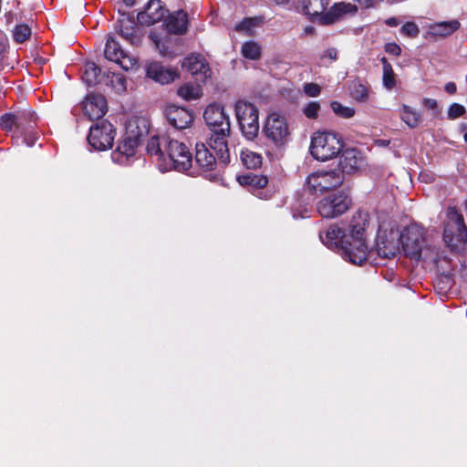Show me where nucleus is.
Here are the masks:
<instances>
[{
	"mask_svg": "<svg viewBox=\"0 0 467 467\" xmlns=\"http://www.w3.org/2000/svg\"><path fill=\"white\" fill-rule=\"evenodd\" d=\"M167 10L161 0H149L144 10L138 14V21L141 24L150 26L161 21Z\"/></svg>",
	"mask_w": 467,
	"mask_h": 467,
	"instance_id": "obj_18",
	"label": "nucleus"
},
{
	"mask_svg": "<svg viewBox=\"0 0 467 467\" xmlns=\"http://www.w3.org/2000/svg\"><path fill=\"white\" fill-rule=\"evenodd\" d=\"M147 132V121L144 119L130 120L127 126V136L119 144L112 159L117 162H123L135 154L140 137Z\"/></svg>",
	"mask_w": 467,
	"mask_h": 467,
	"instance_id": "obj_5",
	"label": "nucleus"
},
{
	"mask_svg": "<svg viewBox=\"0 0 467 467\" xmlns=\"http://www.w3.org/2000/svg\"><path fill=\"white\" fill-rule=\"evenodd\" d=\"M195 161L203 171H212L216 167V158L202 143L196 144Z\"/></svg>",
	"mask_w": 467,
	"mask_h": 467,
	"instance_id": "obj_25",
	"label": "nucleus"
},
{
	"mask_svg": "<svg viewBox=\"0 0 467 467\" xmlns=\"http://www.w3.org/2000/svg\"><path fill=\"white\" fill-rule=\"evenodd\" d=\"M357 12L358 8L355 5L345 2L336 3L325 12L319 23L323 25L334 24L348 15H355Z\"/></svg>",
	"mask_w": 467,
	"mask_h": 467,
	"instance_id": "obj_17",
	"label": "nucleus"
},
{
	"mask_svg": "<svg viewBox=\"0 0 467 467\" xmlns=\"http://www.w3.org/2000/svg\"><path fill=\"white\" fill-rule=\"evenodd\" d=\"M100 68L93 62H88L85 65L83 72V80L88 86H94L99 83Z\"/></svg>",
	"mask_w": 467,
	"mask_h": 467,
	"instance_id": "obj_31",
	"label": "nucleus"
},
{
	"mask_svg": "<svg viewBox=\"0 0 467 467\" xmlns=\"http://www.w3.org/2000/svg\"><path fill=\"white\" fill-rule=\"evenodd\" d=\"M383 65V84L388 89H391L395 86V74L391 65L385 57L381 58Z\"/></svg>",
	"mask_w": 467,
	"mask_h": 467,
	"instance_id": "obj_38",
	"label": "nucleus"
},
{
	"mask_svg": "<svg viewBox=\"0 0 467 467\" xmlns=\"http://www.w3.org/2000/svg\"><path fill=\"white\" fill-rule=\"evenodd\" d=\"M400 34L405 36L415 38L420 34V28L414 22H407L400 27Z\"/></svg>",
	"mask_w": 467,
	"mask_h": 467,
	"instance_id": "obj_43",
	"label": "nucleus"
},
{
	"mask_svg": "<svg viewBox=\"0 0 467 467\" xmlns=\"http://www.w3.org/2000/svg\"><path fill=\"white\" fill-rule=\"evenodd\" d=\"M465 108L458 103H452L448 109V118L455 119L462 117L465 113Z\"/></svg>",
	"mask_w": 467,
	"mask_h": 467,
	"instance_id": "obj_45",
	"label": "nucleus"
},
{
	"mask_svg": "<svg viewBox=\"0 0 467 467\" xmlns=\"http://www.w3.org/2000/svg\"><path fill=\"white\" fill-rule=\"evenodd\" d=\"M28 117L32 119L34 117V114L29 112H22L18 114H5L0 119V126L2 130L6 131H10L15 128L17 131L23 132L27 129L32 128L30 124L28 126L26 125Z\"/></svg>",
	"mask_w": 467,
	"mask_h": 467,
	"instance_id": "obj_20",
	"label": "nucleus"
},
{
	"mask_svg": "<svg viewBox=\"0 0 467 467\" xmlns=\"http://www.w3.org/2000/svg\"><path fill=\"white\" fill-rule=\"evenodd\" d=\"M363 165L362 156L355 149H349L343 152L340 157V172L351 173L361 168Z\"/></svg>",
	"mask_w": 467,
	"mask_h": 467,
	"instance_id": "obj_23",
	"label": "nucleus"
},
{
	"mask_svg": "<svg viewBox=\"0 0 467 467\" xmlns=\"http://www.w3.org/2000/svg\"><path fill=\"white\" fill-rule=\"evenodd\" d=\"M350 205V198L346 192L339 191L323 197L317 202V208L323 218H336L345 213Z\"/></svg>",
	"mask_w": 467,
	"mask_h": 467,
	"instance_id": "obj_7",
	"label": "nucleus"
},
{
	"mask_svg": "<svg viewBox=\"0 0 467 467\" xmlns=\"http://www.w3.org/2000/svg\"><path fill=\"white\" fill-rule=\"evenodd\" d=\"M423 105L429 109H436L438 103L434 99H424Z\"/></svg>",
	"mask_w": 467,
	"mask_h": 467,
	"instance_id": "obj_49",
	"label": "nucleus"
},
{
	"mask_svg": "<svg viewBox=\"0 0 467 467\" xmlns=\"http://www.w3.org/2000/svg\"><path fill=\"white\" fill-rule=\"evenodd\" d=\"M234 111L243 134L246 139L254 140L259 132V112L256 106L246 100H238Z\"/></svg>",
	"mask_w": 467,
	"mask_h": 467,
	"instance_id": "obj_6",
	"label": "nucleus"
},
{
	"mask_svg": "<svg viewBox=\"0 0 467 467\" xmlns=\"http://www.w3.org/2000/svg\"><path fill=\"white\" fill-rule=\"evenodd\" d=\"M237 180L241 185L253 186L258 189L266 186L268 182L266 177L254 175L253 173L239 176Z\"/></svg>",
	"mask_w": 467,
	"mask_h": 467,
	"instance_id": "obj_32",
	"label": "nucleus"
},
{
	"mask_svg": "<svg viewBox=\"0 0 467 467\" xmlns=\"http://www.w3.org/2000/svg\"><path fill=\"white\" fill-rule=\"evenodd\" d=\"M443 239L451 249H460L467 241V227L461 214L450 217L443 232Z\"/></svg>",
	"mask_w": 467,
	"mask_h": 467,
	"instance_id": "obj_11",
	"label": "nucleus"
},
{
	"mask_svg": "<svg viewBox=\"0 0 467 467\" xmlns=\"http://www.w3.org/2000/svg\"><path fill=\"white\" fill-rule=\"evenodd\" d=\"M178 95L186 99H195L200 97V88L190 84H184L178 89Z\"/></svg>",
	"mask_w": 467,
	"mask_h": 467,
	"instance_id": "obj_40",
	"label": "nucleus"
},
{
	"mask_svg": "<svg viewBox=\"0 0 467 467\" xmlns=\"http://www.w3.org/2000/svg\"><path fill=\"white\" fill-rule=\"evenodd\" d=\"M165 154L168 156L171 167L175 171L183 172L192 167V153L183 142L171 139Z\"/></svg>",
	"mask_w": 467,
	"mask_h": 467,
	"instance_id": "obj_12",
	"label": "nucleus"
},
{
	"mask_svg": "<svg viewBox=\"0 0 467 467\" xmlns=\"http://www.w3.org/2000/svg\"><path fill=\"white\" fill-rule=\"evenodd\" d=\"M397 223L392 220H381L377 235V251L382 258H391L400 251V237Z\"/></svg>",
	"mask_w": 467,
	"mask_h": 467,
	"instance_id": "obj_4",
	"label": "nucleus"
},
{
	"mask_svg": "<svg viewBox=\"0 0 467 467\" xmlns=\"http://www.w3.org/2000/svg\"><path fill=\"white\" fill-rule=\"evenodd\" d=\"M35 137L31 136H26L25 137V142L27 144V146L32 147L35 144Z\"/></svg>",
	"mask_w": 467,
	"mask_h": 467,
	"instance_id": "obj_54",
	"label": "nucleus"
},
{
	"mask_svg": "<svg viewBox=\"0 0 467 467\" xmlns=\"http://www.w3.org/2000/svg\"><path fill=\"white\" fill-rule=\"evenodd\" d=\"M304 91L309 97H317L321 92V88L317 84L307 83L304 86Z\"/></svg>",
	"mask_w": 467,
	"mask_h": 467,
	"instance_id": "obj_46",
	"label": "nucleus"
},
{
	"mask_svg": "<svg viewBox=\"0 0 467 467\" xmlns=\"http://www.w3.org/2000/svg\"><path fill=\"white\" fill-rule=\"evenodd\" d=\"M152 39L161 56L169 57L177 56V53L171 49L172 42L170 38L162 40L158 38L156 36H152Z\"/></svg>",
	"mask_w": 467,
	"mask_h": 467,
	"instance_id": "obj_36",
	"label": "nucleus"
},
{
	"mask_svg": "<svg viewBox=\"0 0 467 467\" xmlns=\"http://www.w3.org/2000/svg\"><path fill=\"white\" fill-rule=\"evenodd\" d=\"M188 17L183 11L171 14L165 20V26L169 33L182 35L187 31Z\"/></svg>",
	"mask_w": 467,
	"mask_h": 467,
	"instance_id": "obj_24",
	"label": "nucleus"
},
{
	"mask_svg": "<svg viewBox=\"0 0 467 467\" xmlns=\"http://www.w3.org/2000/svg\"><path fill=\"white\" fill-rule=\"evenodd\" d=\"M115 138V130L110 122L102 119L89 129L88 141L97 150H106L111 148Z\"/></svg>",
	"mask_w": 467,
	"mask_h": 467,
	"instance_id": "obj_10",
	"label": "nucleus"
},
{
	"mask_svg": "<svg viewBox=\"0 0 467 467\" xmlns=\"http://www.w3.org/2000/svg\"><path fill=\"white\" fill-rule=\"evenodd\" d=\"M242 54L245 58L256 60L261 57V47L254 41H247L242 46Z\"/></svg>",
	"mask_w": 467,
	"mask_h": 467,
	"instance_id": "obj_35",
	"label": "nucleus"
},
{
	"mask_svg": "<svg viewBox=\"0 0 467 467\" xmlns=\"http://www.w3.org/2000/svg\"><path fill=\"white\" fill-rule=\"evenodd\" d=\"M400 118L409 127L415 128L421 119V114L412 108L403 105Z\"/></svg>",
	"mask_w": 467,
	"mask_h": 467,
	"instance_id": "obj_33",
	"label": "nucleus"
},
{
	"mask_svg": "<svg viewBox=\"0 0 467 467\" xmlns=\"http://www.w3.org/2000/svg\"><path fill=\"white\" fill-rule=\"evenodd\" d=\"M107 85H110L112 88L119 94L123 93L127 88V80L122 74L113 73L110 77Z\"/></svg>",
	"mask_w": 467,
	"mask_h": 467,
	"instance_id": "obj_39",
	"label": "nucleus"
},
{
	"mask_svg": "<svg viewBox=\"0 0 467 467\" xmlns=\"http://www.w3.org/2000/svg\"><path fill=\"white\" fill-rule=\"evenodd\" d=\"M444 89L449 94H454L457 88L455 83L448 82L445 84Z\"/></svg>",
	"mask_w": 467,
	"mask_h": 467,
	"instance_id": "obj_52",
	"label": "nucleus"
},
{
	"mask_svg": "<svg viewBox=\"0 0 467 467\" xmlns=\"http://www.w3.org/2000/svg\"><path fill=\"white\" fill-rule=\"evenodd\" d=\"M240 157L247 169H256L262 165L263 158L257 152L245 149L241 151Z\"/></svg>",
	"mask_w": 467,
	"mask_h": 467,
	"instance_id": "obj_30",
	"label": "nucleus"
},
{
	"mask_svg": "<svg viewBox=\"0 0 467 467\" xmlns=\"http://www.w3.org/2000/svg\"><path fill=\"white\" fill-rule=\"evenodd\" d=\"M350 95L358 102H366L368 98V88L364 84L354 82L350 88Z\"/></svg>",
	"mask_w": 467,
	"mask_h": 467,
	"instance_id": "obj_37",
	"label": "nucleus"
},
{
	"mask_svg": "<svg viewBox=\"0 0 467 467\" xmlns=\"http://www.w3.org/2000/svg\"><path fill=\"white\" fill-rule=\"evenodd\" d=\"M147 77L161 84H168L174 80L176 73L165 68L159 62H150L146 67Z\"/></svg>",
	"mask_w": 467,
	"mask_h": 467,
	"instance_id": "obj_22",
	"label": "nucleus"
},
{
	"mask_svg": "<svg viewBox=\"0 0 467 467\" xmlns=\"http://www.w3.org/2000/svg\"><path fill=\"white\" fill-rule=\"evenodd\" d=\"M203 119L212 132L220 130L223 134H230V119L222 105H208L203 112Z\"/></svg>",
	"mask_w": 467,
	"mask_h": 467,
	"instance_id": "obj_13",
	"label": "nucleus"
},
{
	"mask_svg": "<svg viewBox=\"0 0 467 467\" xmlns=\"http://www.w3.org/2000/svg\"><path fill=\"white\" fill-rule=\"evenodd\" d=\"M312 30H313V29H312V28H310V27H306V28H305V32H306L307 34H308V33H311V32H312Z\"/></svg>",
	"mask_w": 467,
	"mask_h": 467,
	"instance_id": "obj_55",
	"label": "nucleus"
},
{
	"mask_svg": "<svg viewBox=\"0 0 467 467\" xmlns=\"http://www.w3.org/2000/svg\"><path fill=\"white\" fill-rule=\"evenodd\" d=\"M168 122L178 130L186 129L192 121V114L185 108L170 105L165 109Z\"/></svg>",
	"mask_w": 467,
	"mask_h": 467,
	"instance_id": "obj_19",
	"label": "nucleus"
},
{
	"mask_svg": "<svg viewBox=\"0 0 467 467\" xmlns=\"http://www.w3.org/2000/svg\"><path fill=\"white\" fill-rule=\"evenodd\" d=\"M400 244L404 254L410 260L436 263L438 252L428 244L424 229L416 223L407 226L400 234Z\"/></svg>",
	"mask_w": 467,
	"mask_h": 467,
	"instance_id": "obj_2",
	"label": "nucleus"
},
{
	"mask_svg": "<svg viewBox=\"0 0 467 467\" xmlns=\"http://www.w3.org/2000/svg\"><path fill=\"white\" fill-rule=\"evenodd\" d=\"M330 106L334 113L342 118L349 119L355 115L353 108L343 106L337 101H332Z\"/></svg>",
	"mask_w": 467,
	"mask_h": 467,
	"instance_id": "obj_42",
	"label": "nucleus"
},
{
	"mask_svg": "<svg viewBox=\"0 0 467 467\" xmlns=\"http://www.w3.org/2000/svg\"><path fill=\"white\" fill-rule=\"evenodd\" d=\"M329 0H302V7L306 15L314 21L320 22L321 16L325 14Z\"/></svg>",
	"mask_w": 467,
	"mask_h": 467,
	"instance_id": "obj_26",
	"label": "nucleus"
},
{
	"mask_svg": "<svg viewBox=\"0 0 467 467\" xmlns=\"http://www.w3.org/2000/svg\"><path fill=\"white\" fill-rule=\"evenodd\" d=\"M83 112L90 119H99L107 112V100L100 94H88L83 101Z\"/></svg>",
	"mask_w": 467,
	"mask_h": 467,
	"instance_id": "obj_16",
	"label": "nucleus"
},
{
	"mask_svg": "<svg viewBox=\"0 0 467 467\" xmlns=\"http://www.w3.org/2000/svg\"><path fill=\"white\" fill-rule=\"evenodd\" d=\"M105 57L118 63L123 69L128 70L133 65V60L127 56L113 36H109L104 49Z\"/></svg>",
	"mask_w": 467,
	"mask_h": 467,
	"instance_id": "obj_15",
	"label": "nucleus"
},
{
	"mask_svg": "<svg viewBox=\"0 0 467 467\" xmlns=\"http://www.w3.org/2000/svg\"><path fill=\"white\" fill-rule=\"evenodd\" d=\"M6 48H7V42L0 41V57H2L3 55L5 53Z\"/></svg>",
	"mask_w": 467,
	"mask_h": 467,
	"instance_id": "obj_53",
	"label": "nucleus"
},
{
	"mask_svg": "<svg viewBox=\"0 0 467 467\" xmlns=\"http://www.w3.org/2000/svg\"><path fill=\"white\" fill-rule=\"evenodd\" d=\"M320 110V104L317 101H310L303 108V113L308 119H317Z\"/></svg>",
	"mask_w": 467,
	"mask_h": 467,
	"instance_id": "obj_44",
	"label": "nucleus"
},
{
	"mask_svg": "<svg viewBox=\"0 0 467 467\" xmlns=\"http://www.w3.org/2000/svg\"><path fill=\"white\" fill-rule=\"evenodd\" d=\"M460 26L457 20L444 21L432 25L431 34L436 36H447L454 33Z\"/></svg>",
	"mask_w": 467,
	"mask_h": 467,
	"instance_id": "obj_29",
	"label": "nucleus"
},
{
	"mask_svg": "<svg viewBox=\"0 0 467 467\" xmlns=\"http://www.w3.org/2000/svg\"><path fill=\"white\" fill-rule=\"evenodd\" d=\"M329 59L330 61H335L337 58V51L336 48H327L326 49L323 54L321 55V61H324L325 59Z\"/></svg>",
	"mask_w": 467,
	"mask_h": 467,
	"instance_id": "obj_48",
	"label": "nucleus"
},
{
	"mask_svg": "<svg viewBox=\"0 0 467 467\" xmlns=\"http://www.w3.org/2000/svg\"><path fill=\"white\" fill-rule=\"evenodd\" d=\"M229 134H223L222 131H213L209 139V147L213 150L223 163L230 161V154L226 138Z\"/></svg>",
	"mask_w": 467,
	"mask_h": 467,
	"instance_id": "obj_21",
	"label": "nucleus"
},
{
	"mask_svg": "<svg viewBox=\"0 0 467 467\" xmlns=\"http://www.w3.org/2000/svg\"><path fill=\"white\" fill-rule=\"evenodd\" d=\"M31 36V28L26 24L17 25L13 31V37L17 43H23Z\"/></svg>",
	"mask_w": 467,
	"mask_h": 467,
	"instance_id": "obj_41",
	"label": "nucleus"
},
{
	"mask_svg": "<svg viewBox=\"0 0 467 467\" xmlns=\"http://www.w3.org/2000/svg\"><path fill=\"white\" fill-rule=\"evenodd\" d=\"M261 20L257 17L244 18L235 26V30L247 36H253Z\"/></svg>",
	"mask_w": 467,
	"mask_h": 467,
	"instance_id": "obj_34",
	"label": "nucleus"
},
{
	"mask_svg": "<svg viewBox=\"0 0 467 467\" xmlns=\"http://www.w3.org/2000/svg\"><path fill=\"white\" fill-rule=\"evenodd\" d=\"M384 50L389 54V55H392V56H395V57H399L401 53V48L400 47L392 42V43H387L384 47Z\"/></svg>",
	"mask_w": 467,
	"mask_h": 467,
	"instance_id": "obj_47",
	"label": "nucleus"
},
{
	"mask_svg": "<svg viewBox=\"0 0 467 467\" xmlns=\"http://www.w3.org/2000/svg\"><path fill=\"white\" fill-rule=\"evenodd\" d=\"M116 30L124 39L130 43H134L137 39L136 22L133 18L123 16L118 20Z\"/></svg>",
	"mask_w": 467,
	"mask_h": 467,
	"instance_id": "obj_28",
	"label": "nucleus"
},
{
	"mask_svg": "<svg viewBox=\"0 0 467 467\" xmlns=\"http://www.w3.org/2000/svg\"><path fill=\"white\" fill-rule=\"evenodd\" d=\"M368 224V214L358 212L353 215L348 232H343L337 225H331L319 233V238L328 248L339 251L345 260L361 265L368 254L366 235Z\"/></svg>",
	"mask_w": 467,
	"mask_h": 467,
	"instance_id": "obj_1",
	"label": "nucleus"
},
{
	"mask_svg": "<svg viewBox=\"0 0 467 467\" xmlns=\"http://www.w3.org/2000/svg\"><path fill=\"white\" fill-rule=\"evenodd\" d=\"M385 24L389 26H397L400 24V20L398 17H389L385 20Z\"/></svg>",
	"mask_w": 467,
	"mask_h": 467,
	"instance_id": "obj_51",
	"label": "nucleus"
},
{
	"mask_svg": "<svg viewBox=\"0 0 467 467\" xmlns=\"http://www.w3.org/2000/svg\"><path fill=\"white\" fill-rule=\"evenodd\" d=\"M343 148L342 138L333 131H317L311 138L310 154L317 161H326L337 157Z\"/></svg>",
	"mask_w": 467,
	"mask_h": 467,
	"instance_id": "obj_3",
	"label": "nucleus"
},
{
	"mask_svg": "<svg viewBox=\"0 0 467 467\" xmlns=\"http://www.w3.org/2000/svg\"><path fill=\"white\" fill-rule=\"evenodd\" d=\"M182 67L194 76L199 82H204L211 76L208 63L199 55H191L184 58Z\"/></svg>",
	"mask_w": 467,
	"mask_h": 467,
	"instance_id": "obj_14",
	"label": "nucleus"
},
{
	"mask_svg": "<svg viewBox=\"0 0 467 467\" xmlns=\"http://www.w3.org/2000/svg\"><path fill=\"white\" fill-rule=\"evenodd\" d=\"M263 132L266 139L278 148L288 141L290 135L286 119L277 113L268 115Z\"/></svg>",
	"mask_w": 467,
	"mask_h": 467,
	"instance_id": "obj_8",
	"label": "nucleus"
},
{
	"mask_svg": "<svg viewBox=\"0 0 467 467\" xmlns=\"http://www.w3.org/2000/svg\"><path fill=\"white\" fill-rule=\"evenodd\" d=\"M171 138L166 135L152 136L147 143V151L151 156H156L159 161L165 160V152Z\"/></svg>",
	"mask_w": 467,
	"mask_h": 467,
	"instance_id": "obj_27",
	"label": "nucleus"
},
{
	"mask_svg": "<svg viewBox=\"0 0 467 467\" xmlns=\"http://www.w3.org/2000/svg\"><path fill=\"white\" fill-rule=\"evenodd\" d=\"M355 1L358 2L360 5V6L365 7V8L373 7L376 4V0H355Z\"/></svg>",
	"mask_w": 467,
	"mask_h": 467,
	"instance_id": "obj_50",
	"label": "nucleus"
},
{
	"mask_svg": "<svg viewBox=\"0 0 467 467\" xmlns=\"http://www.w3.org/2000/svg\"><path fill=\"white\" fill-rule=\"evenodd\" d=\"M344 181V175L339 170L317 171L306 179V185L314 193L323 192L339 187Z\"/></svg>",
	"mask_w": 467,
	"mask_h": 467,
	"instance_id": "obj_9",
	"label": "nucleus"
}]
</instances>
